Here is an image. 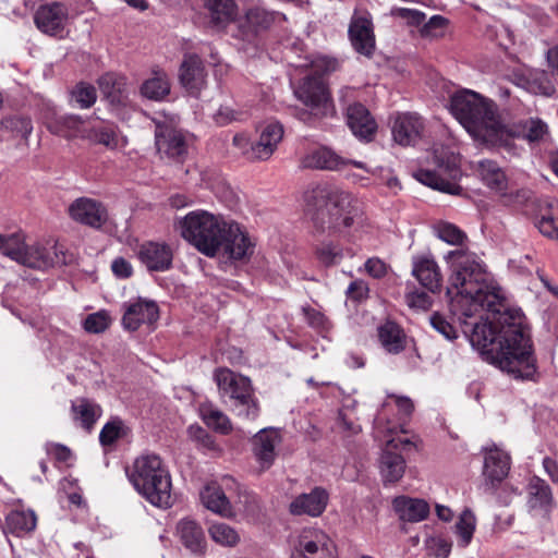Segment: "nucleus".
I'll list each match as a JSON object with an SVG mask.
<instances>
[{
  "instance_id": "f257e3e1",
  "label": "nucleus",
  "mask_w": 558,
  "mask_h": 558,
  "mask_svg": "<svg viewBox=\"0 0 558 558\" xmlns=\"http://www.w3.org/2000/svg\"><path fill=\"white\" fill-rule=\"evenodd\" d=\"M445 260L450 269L447 295L451 312L460 318L486 312L473 325L472 347L483 360L514 378H531L536 371L535 357L523 313L507 305L500 287L487 279L485 266L476 254L449 251Z\"/></svg>"
},
{
  "instance_id": "f03ea898",
  "label": "nucleus",
  "mask_w": 558,
  "mask_h": 558,
  "mask_svg": "<svg viewBox=\"0 0 558 558\" xmlns=\"http://www.w3.org/2000/svg\"><path fill=\"white\" fill-rule=\"evenodd\" d=\"M305 211L322 228L343 231L363 220L362 203L352 194L329 185H316L304 193Z\"/></svg>"
},
{
  "instance_id": "7ed1b4c3",
  "label": "nucleus",
  "mask_w": 558,
  "mask_h": 558,
  "mask_svg": "<svg viewBox=\"0 0 558 558\" xmlns=\"http://www.w3.org/2000/svg\"><path fill=\"white\" fill-rule=\"evenodd\" d=\"M448 109L474 140H494L507 133L505 114L496 102L471 89H460L450 96Z\"/></svg>"
},
{
  "instance_id": "20e7f679",
  "label": "nucleus",
  "mask_w": 558,
  "mask_h": 558,
  "mask_svg": "<svg viewBox=\"0 0 558 558\" xmlns=\"http://www.w3.org/2000/svg\"><path fill=\"white\" fill-rule=\"evenodd\" d=\"M130 481L151 505L170 508L173 504L171 476L159 456L149 453L135 459Z\"/></svg>"
},
{
  "instance_id": "39448f33",
  "label": "nucleus",
  "mask_w": 558,
  "mask_h": 558,
  "mask_svg": "<svg viewBox=\"0 0 558 558\" xmlns=\"http://www.w3.org/2000/svg\"><path fill=\"white\" fill-rule=\"evenodd\" d=\"M435 170L420 169L414 177L421 183L444 193L460 195L462 187L458 181L462 178L461 157L451 145L438 142L433 148Z\"/></svg>"
},
{
  "instance_id": "423d86ee",
  "label": "nucleus",
  "mask_w": 558,
  "mask_h": 558,
  "mask_svg": "<svg viewBox=\"0 0 558 558\" xmlns=\"http://www.w3.org/2000/svg\"><path fill=\"white\" fill-rule=\"evenodd\" d=\"M221 398H228L234 414L245 421H255L260 407L250 378L229 368H218L214 374Z\"/></svg>"
},
{
  "instance_id": "0eeeda50",
  "label": "nucleus",
  "mask_w": 558,
  "mask_h": 558,
  "mask_svg": "<svg viewBox=\"0 0 558 558\" xmlns=\"http://www.w3.org/2000/svg\"><path fill=\"white\" fill-rule=\"evenodd\" d=\"M226 222L221 216L206 210H194L180 221V233L202 254L215 257L217 256L218 240Z\"/></svg>"
},
{
  "instance_id": "6e6552de",
  "label": "nucleus",
  "mask_w": 558,
  "mask_h": 558,
  "mask_svg": "<svg viewBox=\"0 0 558 558\" xmlns=\"http://www.w3.org/2000/svg\"><path fill=\"white\" fill-rule=\"evenodd\" d=\"M387 432L395 436L386 440L379 461V471L385 485L395 484L403 477L407 464L401 452H409L415 448V442L404 436L403 429L397 433L395 427H387Z\"/></svg>"
},
{
  "instance_id": "1a4fd4ad",
  "label": "nucleus",
  "mask_w": 558,
  "mask_h": 558,
  "mask_svg": "<svg viewBox=\"0 0 558 558\" xmlns=\"http://www.w3.org/2000/svg\"><path fill=\"white\" fill-rule=\"evenodd\" d=\"M290 558H338V551L325 531L304 527L292 541Z\"/></svg>"
},
{
  "instance_id": "9d476101",
  "label": "nucleus",
  "mask_w": 558,
  "mask_h": 558,
  "mask_svg": "<svg viewBox=\"0 0 558 558\" xmlns=\"http://www.w3.org/2000/svg\"><path fill=\"white\" fill-rule=\"evenodd\" d=\"M217 255L231 260H243L254 252V243L247 232L233 221H227L218 240Z\"/></svg>"
},
{
  "instance_id": "9b49d317",
  "label": "nucleus",
  "mask_w": 558,
  "mask_h": 558,
  "mask_svg": "<svg viewBox=\"0 0 558 558\" xmlns=\"http://www.w3.org/2000/svg\"><path fill=\"white\" fill-rule=\"evenodd\" d=\"M347 165H352L364 170L367 174L375 175L376 169H371L366 163L357 160L345 159L327 146H319L300 159V168L302 169H319L338 171Z\"/></svg>"
},
{
  "instance_id": "f8f14e48",
  "label": "nucleus",
  "mask_w": 558,
  "mask_h": 558,
  "mask_svg": "<svg viewBox=\"0 0 558 558\" xmlns=\"http://www.w3.org/2000/svg\"><path fill=\"white\" fill-rule=\"evenodd\" d=\"M294 95L305 106L318 113L327 114L332 110L329 89L323 78L307 75L294 89Z\"/></svg>"
},
{
  "instance_id": "ddd939ff",
  "label": "nucleus",
  "mask_w": 558,
  "mask_h": 558,
  "mask_svg": "<svg viewBox=\"0 0 558 558\" xmlns=\"http://www.w3.org/2000/svg\"><path fill=\"white\" fill-rule=\"evenodd\" d=\"M349 38L356 52L371 58L375 51L376 40L372 17L368 13H354L349 25Z\"/></svg>"
},
{
  "instance_id": "4468645a",
  "label": "nucleus",
  "mask_w": 558,
  "mask_h": 558,
  "mask_svg": "<svg viewBox=\"0 0 558 558\" xmlns=\"http://www.w3.org/2000/svg\"><path fill=\"white\" fill-rule=\"evenodd\" d=\"M281 442L279 429L268 427L260 429L252 439V451L259 471L268 470L277 456L276 449Z\"/></svg>"
},
{
  "instance_id": "2eb2a0df",
  "label": "nucleus",
  "mask_w": 558,
  "mask_h": 558,
  "mask_svg": "<svg viewBox=\"0 0 558 558\" xmlns=\"http://www.w3.org/2000/svg\"><path fill=\"white\" fill-rule=\"evenodd\" d=\"M71 219L92 228H100L108 219L105 206L89 197H78L68 208Z\"/></svg>"
},
{
  "instance_id": "dca6fc26",
  "label": "nucleus",
  "mask_w": 558,
  "mask_h": 558,
  "mask_svg": "<svg viewBox=\"0 0 558 558\" xmlns=\"http://www.w3.org/2000/svg\"><path fill=\"white\" fill-rule=\"evenodd\" d=\"M35 24L39 31L49 36H62L68 20L66 8L61 3H50L38 8Z\"/></svg>"
},
{
  "instance_id": "f3484780",
  "label": "nucleus",
  "mask_w": 558,
  "mask_h": 558,
  "mask_svg": "<svg viewBox=\"0 0 558 558\" xmlns=\"http://www.w3.org/2000/svg\"><path fill=\"white\" fill-rule=\"evenodd\" d=\"M526 505L530 511L539 513L544 517L549 515L554 510L555 500L553 490L545 480L538 476H533L529 481L526 486Z\"/></svg>"
},
{
  "instance_id": "a211bd4d",
  "label": "nucleus",
  "mask_w": 558,
  "mask_h": 558,
  "mask_svg": "<svg viewBox=\"0 0 558 558\" xmlns=\"http://www.w3.org/2000/svg\"><path fill=\"white\" fill-rule=\"evenodd\" d=\"M329 500L326 489L315 487L310 493L300 494L289 505L293 515H308L317 518L323 514Z\"/></svg>"
},
{
  "instance_id": "6ab92c4d",
  "label": "nucleus",
  "mask_w": 558,
  "mask_h": 558,
  "mask_svg": "<svg viewBox=\"0 0 558 558\" xmlns=\"http://www.w3.org/2000/svg\"><path fill=\"white\" fill-rule=\"evenodd\" d=\"M505 126L507 133L496 134L494 140H508L518 136H523L524 140H544L550 135L547 123L539 118H529L510 123L505 116Z\"/></svg>"
},
{
  "instance_id": "aec40b11",
  "label": "nucleus",
  "mask_w": 558,
  "mask_h": 558,
  "mask_svg": "<svg viewBox=\"0 0 558 558\" xmlns=\"http://www.w3.org/2000/svg\"><path fill=\"white\" fill-rule=\"evenodd\" d=\"M225 144L228 154L245 161L267 160L277 149V142H225Z\"/></svg>"
},
{
  "instance_id": "412c9836",
  "label": "nucleus",
  "mask_w": 558,
  "mask_h": 558,
  "mask_svg": "<svg viewBox=\"0 0 558 558\" xmlns=\"http://www.w3.org/2000/svg\"><path fill=\"white\" fill-rule=\"evenodd\" d=\"M141 262L150 271H166L171 268L173 251L166 243L146 242L138 251Z\"/></svg>"
},
{
  "instance_id": "4be33fe9",
  "label": "nucleus",
  "mask_w": 558,
  "mask_h": 558,
  "mask_svg": "<svg viewBox=\"0 0 558 558\" xmlns=\"http://www.w3.org/2000/svg\"><path fill=\"white\" fill-rule=\"evenodd\" d=\"M158 317L159 311L155 302L138 300L126 306L122 324L125 329L134 331L142 325H153Z\"/></svg>"
},
{
  "instance_id": "5701e85b",
  "label": "nucleus",
  "mask_w": 558,
  "mask_h": 558,
  "mask_svg": "<svg viewBox=\"0 0 558 558\" xmlns=\"http://www.w3.org/2000/svg\"><path fill=\"white\" fill-rule=\"evenodd\" d=\"M345 116L348 126L354 136L366 140L375 135L377 122L364 105L360 102L349 105Z\"/></svg>"
},
{
  "instance_id": "b1692460",
  "label": "nucleus",
  "mask_w": 558,
  "mask_h": 558,
  "mask_svg": "<svg viewBox=\"0 0 558 558\" xmlns=\"http://www.w3.org/2000/svg\"><path fill=\"white\" fill-rule=\"evenodd\" d=\"M177 535L192 554L197 556L205 554L207 548L205 532L197 521L190 518L181 519L177 524Z\"/></svg>"
},
{
  "instance_id": "393cba45",
  "label": "nucleus",
  "mask_w": 558,
  "mask_h": 558,
  "mask_svg": "<svg viewBox=\"0 0 558 558\" xmlns=\"http://www.w3.org/2000/svg\"><path fill=\"white\" fill-rule=\"evenodd\" d=\"M180 82L192 95H197L206 83L202 60L196 54H186L180 68Z\"/></svg>"
},
{
  "instance_id": "a878e982",
  "label": "nucleus",
  "mask_w": 558,
  "mask_h": 558,
  "mask_svg": "<svg viewBox=\"0 0 558 558\" xmlns=\"http://www.w3.org/2000/svg\"><path fill=\"white\" fill-rule=\"evenodd\" d=\"M413 275L430 292H436L441 287L442 276L440 269L430 255H422L414 258Z\"/></svg>"
},
{
  "instance_id": "bb28decb",
  "label": "nucleus",
  "mask_w": 558,
  "mask_h": 558,
  "mask_svg": "<svg viewBox=\"0 0 558 558\" xmlns=\"http://www.w3.org/2000/svg\"><path fill=\"white\" fill-rule=\"evenodd\" d=\"M57 253L52 252V247H47L43 243L35 242L33 244H25L19 264L44 270L52 267L56 264Z\"/></svg>"
},
{
  "instance_id": "cd10ccee",
  "label": "nucleus",
  "mask_w": 558,
  "mask_h": 558,
  "mask_svg": "<svg viewBox=\"0 0 558 558\" xmlns=\"http://www.w3.org/2000/svg\"><path fill=\"white\" fill-rule=\"evenodd\" d=\"M203 505L223 518L234 517L233 506L225 490L215 482L207 484L201 493Z\"/></svg>"
},
{
  "instance_id": "c85d7f7f",
  "label": "nucleus",
  "mask_w": 558,
  "mask_h": 558,
  "mask_svg": "<svg viewBox=\"0 0 558 558\" xmlns=\"http://www.w3.org/2000/svg\"><path fill=\"white\" fill-rule=\"evenodd\" d=\"M102 96L112 105H124L129 98L126 78L116 73H106L98 78Z\"/></svg>"
},
{
  "instance_id": "c756f323",
  "label": "nucleus",
  "mask_w": 558,
  "mask_h": 558,
  "mask_svg": "<svg viewBox=\"0 0 558 558\" xmlns=\"http://www.w3.org/2000/svg\"><path fill=\"white\" fill-rule=\"evenodd\" d=\"M392 506L399 519L404 522L423 521L429 513L428 504L418 498L400 496L393 499Z\"/></svg>"
},
{
  "instance_id": "7c9ffc66",
  "label": "nucleus",
  "mask_w": 558,
  "mask_h": 558,
  "mask_svg": "<svg viewBox=\"0 0 558 558\" xmlns=\"http://www.w3.org/2000/svg\"><path fill=\"white\" fill-rule=\"evenodd\" d=\"M424 121L415 113H398L392 122L393 140H416L424 136Z\"/></svg>"
},
{
  "instance_id": "2f4dec72",
  "label": "nucleus",
  "mask_w": 558,
  "mask_h": 558,
  "mask_svg": "<svg viewBox=\"0 0 558 558\" xmlns=\"http://www.w3.org/2000/svg\"><path fill=\"white\" fill-rule=\"evenodd\" d=\"M475 171L481 181L492 191L504 194L508 189V179L505 171L496 161L489 159L480 160Z\"/></svg>"
},
{
  "instance_id": "473e14b6",
  "label": "nucleus",
  "mask_w": 558,
  "mask_h": 558,
  "mask_svg": "<svg viewBox=\"0 0 558 558\" xmlns=\"http://www.w3.org/2000/svg\"><path fill=\"white\" fill-rule=\"evenodd\" d=\"M510 457L507 452L492 447L486 449L484 458V475L492 482H501L509 472Z\"/></svg>"
},
{
  "instance_id": "72a5a7b5",
  "label": "nucleus",
  "mask_w": 558,
  "mask_h": 558,
  "mask_svg": "<svg viewBox=\"0 0 558 558\" xmlns=\"http://www.w3.org/2000/svg\"><path fill=\"white\" fill-rule=\"evenodd\" d=\"M72 417L87 432H90L102 414V409L96 402L81 398L71 404Z\"/></svg>"
},
{
  "instance_id": "f704fd0d",
  "label": "nucleus",
  "mask_w": 558,
  "mask_h": 558,
  "mask_svg": "<svg viewBox=\"0 0 558 558\" xmlns=\"http://www.w3.org/2000/svg\"><path fill=\"white\" fill-rule=\"evenodd\" d=\"M204 7L209 12L210 23L217 27H226L238 16V4L234 0H206Z\"/></svg>"
},
{
  "instance_id": "c9c22d12",
  "label": "nucleus",
  "mask_w": 558,
  "mask_h": 558,
  "mask_svg": "<svg viewBox=\"0 0 558 558\" xmlns=\"http://www.w3.org/2000/svg\"><path fill=\"white\" fill-rule=\"evenodd\" d=\"M37 524V517L31 509L16 508L5 518V529L16 536H23L33 532Z\"/></svg>"
},
{
  "instance_id": "e433bc0d",
  "label": "nucleus",
  "mask_w": 558,
  "mask_h": 558,
  "mask_svg": "<svg viewBox=\"0 0 558 558\" xmlns=\"http://www.w3.org/2000/svg\"><path fill=\"white\" fill-rule=\"evenodd\" d=\"M378 337L381 345L389 353L396 354L404 349V335L392 322H387L378 328Z\"/></svg>"
},
{
  "instance_id": "4c0bfd02",
  "label": "nucleus",
  "mask_w": 558,
  "mask_h": 558,
  "mask_svg": "<svg viewBox=\"0 0 558 558\" xmlns=\"http://www.w3.org/2000/svg\"><path fill=\"white\" fill-rule=\"evenodd\" d=\"M170 93L168 76L162 71L154 72V76L146 80L141 87V94L151 100H161Z\"/></svg>"
},
{
  "instance_id": "58836bf2",
  "label": "nucleus",
  "mask_w": 558,
  "mask_h": 558,
  "mask_svg": "<svg viewBox=\"0 0 558 558\" xmlns=\"http://www.w3.org/2000/svg\"><path fill=\"white\" fill-rule=\"evenodd\" d=\"M434 230L436 235L441 241L450 245L459 246L454 251L464 250L475 254L474 252H471L470 250L464 247L465 243L469 241L468 235L456 225L446 221H440L435 225Z\"/></svg>"
},
{
  "instance_id": "ea45409f",
  "label": "nucleus",
  "mask_w": 558,
  "mask_h": 558,
  "mask_svg": "<svg viewBox=\"0 0 558 558\" xmlns=\"http://www.w3.org/2000/svg\"><path fill=\"white\" fill-rule=\"evenodd\" d=\"M208 534L213 542L222 547H235L241 536L239 532L225 522H214L208 527Z\"/></svg>"
},
{
  "instance_id": "a19ab883",
  "label": "nucleus",
  "mask_w": 558,
  "mask_h": 558,
  "mask_svg": "<svg viewBox=\"0 0 558 558\" xmlns=\"http://www.w3.org/2000/svg\"><path fill=\"white\" fill-rule=\"evenodd\" d=\"M391 402H393L395 405L397 407L400 417H408L414 411V403L409 397L399 395H388L387 400L383 404L381 411L375 418L376 428L379 429L381 424L386 420L385 412L391 405Z\"/></svg>"
},
{
  "instance_id": "79ce46f5",
  "label": "nucleus",
  "mask_w": 558,
  "mask_h": 558,
  "mask_svg": "<svg viewBox=\"0 0 558 558\" xmlns=\"http://www.w3.org/2000/svg\"><path fill=\"white\" fill-rule=\"evenodd\" d=\"M202 416L205 424L220 434H229L232 430V424L229 417L218 409L211 407L202 409Z\"/></svg>"
},
{
  "instance_id": "37998d69",
  "label": "nucleus",
  "mask_w": 558,
  "mask_h": 558,
  "mask_svg": "<svg viewBox=\"0 0 558 558\" xmlns=\"http://www.w3.org/2000/svg\"><path fill=\"white\" fill-rule=\"evenodd\" d=\"M25 244V236L22 233L0 234V253L17 263Z\"/></svg>"
},
{
  "instance_id": "c03bdc74",
  "label": "nucleus",
  "mask_w": 558,
  "mask_h": 558,
  "mask_svg": "<svg viewBox=\"0 0 558 558\" xmlns=\"http://www.w3.org/2000/svg\"><path fill=\"white\" fill-rule=\"evenodd\" d=\"M71 100L81 109H88L97 100L96 88L92 84L80 82L71 90Z\"/></svg>"
},
{
  "instance_id": "a18cd8bd",
  "label": "nucleus",
  "mask_w": 558,
  "mask_h": 558,
  "mask_svg": "<svg viewBox=\"0 0 558 558\" xmlns=\"http://www.w3.org/2000/svg\"><path fill=\"white\" fill-rule=\"evenodd\" d=\"M476 520L474 514L470 510H464L458 522L456 523V534L459 537V544L462 547H466L473 537L475 531Z\"/></svg>"
},
{
  "instance_id": "49530a36",
  "label": "nucleus",
  "mask_w": 558,
  "mask_h": 558,
  "mask_svg": "<svg viewBox=\"0 0 558 558\" xmlns=\"http://www.w3.org/2000/svg\"><path fill=\"white\" fill-rule=\"evenodd\" d=\"M317 259L325 266L339 264L344 257V251L339 244L323 242L316 250Z\"/></svg>"
},
{
  "instance_id": "de8ad7c7",
  "label": "nucleus",
  "mask_w": 558,
  "mask_h": 558,
  "mask_svg": "<svg viewBox=\"0 0 558 558\" xmlns=\"http://www.w3.org/2000/svg\"><path fill=\"white\" fill-rule=\"evenodd\" d=\"M449 21L441 15H433L420 29V35L426 39L442 38L448 29Z\"/></svg>"
},
{
  "instance_id": "09e8293b",
  "label": "nucleus",
  "mask_w": 558,
  "mask_h": 558,
  "mask_svg": "<svg viewBox=\"0 0 558 558\" xmlns=\"http://www.w3.org/2000/svg\"><path fill=\"white\" fill-rule=\"evenodd\" d=\"M155 137L156 140H184L185 135L173 118H165L156 122Z\"/></svg>"
},
{
  "instance_id": "8fccbe9b",
  "label": "nucleus",
  "mask_w": 558,
  "mask_h": 558,
  "mask_svg": "<svg viewBox=\"0 0 558 558\" xmlns=\"http://www.w3.org/2000/svg\"><path fill=\"white\" fill-rule=\"evenodd\" d=\"M5 130L12 133V136L27 138L33 130L32 122L24 117H10L2 121Z\"/></svg>"
},
{
  "instance_id": "3c124183",
  "label": "nucleus",
  "mask_w": 558,
  "mask_h": 558,
  "mask_svg": "<svg viewBox=\"0 0 558 558\" xmlns=\"http://www.w3.org/2000/svg\"><path fill=\"white\" fill-rule=\"evenodd\" d=\"M123 436V422L116 417L107 422L99 433V441L102 446H110Z\"/></svg>"
},
{
  "instance_id": "603ef678",
  "label": "nucleus",
  "mask_w": 558,
  "mask_h": 558,
  "mask_svg": "<svg viewBox=\"0 0 558 558\" xmlns=\"http://www.w3.org/2000/svg\"><path fill=\"white\" fill-rule=\"evenodd\" d=\"M256 132L260 140H282L286 134L282 123L274 118L262 121L256 126Z\"/></svg>"
},
{
  "instance_id": "864d4df0",
  "label": "nucleus",
  "mask_w": 558,
  "mask_h": 558,
  "mask_svg": "<svg viewBox=\"0 0 558 558\" xmlns=\"http://www.w3.org/2000/svg\"><path fill=\"white\" fill-rule=\"evenodd\" d=\"M313 76L320 77L331 74L340 69V62L336 58L317 56L311 63Z\"/></svg>"
},
{
  "instance_id": "5fc2aeb1",
  "label": "nucleus",
  "mask_w": 558,
  "mask_h": 558,
  "mask_svg": "<svg viewBox=\"0 0 558 558\" xmlns=\"http://www.w3.org/2000/svg\"><path fill=\"white\" fill-rule=\"evenodd\" d=\"M111 324V318L106 311L89 314L84 320V329L92 333L104 332Z\"/></svg>"
},
{
  "instance_id": "6e6d98bb",
  "label": "nucleus",
  "mask_w": 558,
  "mask_h": 558,
  "mask_svg": "<svg viewBox=\"0 0 558 558\" xmlns=\"http://www.w3.org/2000/svg\"><path fill=\"white\" fill-rule=\"evenodd\" d=\"M245 19L247 23L255 28H266L270 25L274 20L272 13L267 10L254 7L246 11Z\"/></svg>"
},
{
  "instance_id": "4d7b16f0",
  "label": "nucleus",
  "mask_w": 558,
  "mask_h": 558,
  "mask_svg": "<svg viewBox=\"0 0 558 558\" xmlns=\"http://www.w3.org/2000/svg\"><path fill=\"white\" fill-rule=\"evenodd\" d=\"M156 149L162 156L180 160L187 150L186 142H156Z\"/></svg>"
},
{
  "instance_id": "13d9d810",
  "label": "nucleus",
  "mask_w": 558,
  "mask_h": 558,
  "mask_svg": "<svg viewBox=\"0 0 558 558\" xmlns=\"http://www.w3.org/2000/svg\"><path fill=\"white\" fill-rule=\"evenodd\" d=\"M537 228L545 236L558 239V210L543 215L537 222Z\"/></svg>"
},
{
  "instance_id": "bf43d9fd",
  "label": "nucleus",
  "mask_w": 558,
  "mask_h": 558,
  "mask_svg": "<svg viewBox=\"0 0 558 558\" xmlns=\"http://www.w3.org/2000/svg\"><path fill=\"white\" fill-rule=\"evenodd\" d=\"M430 325L446 339L451 340L457 337L456 328L439 313H434L430 316Z\"/></svg>"
},
{
  "instance_id": "052dcab7",
  "label": "nucleus",
  "mask_w": 558,
  "mask_h": 558,
  "mask_svg": "<svg viewBox=\"0 0 558 558\" xmlns=\"http://www.w3.org/2000/svg\"><path fill=\"white\" fill-rule=\"evenodd\" d=\"M405 302L413 310L426 311L432 305L430 296L423 291H412L405 294Z\"/></svg>"
},
{
  "instance_id": "680f3d73",
  "label": "nucleus",
  "mask_w": 558,
  "mask_h": 558,
  "mask_svg": "<svg viewBox=\"0 0 558 558\" xmlns=\"http://www.w3.org/2000/svg\"><path fill=\"white\" fill-rule=\"evenodd\" d=\"M338 426L341 430L348 433L349 435H355L361 432V425L356 422L352 414L348 413L347 411H341L339 413Z\"/></svg>"
},
{
  "instance_id": "e2e57ef3",
  "label": "nucleus",
  "mask_w": 558,
  "mask_h": 558,
  "mask_svg": "<svg viewBox=\"0 0 558 558\" xmlns=\"http://www.w3.org/2000/svg\"><path fill=\"white\" fill-rule=\"evenodd\" d=\"M391 14L405 19L413 24H421L425 17L424 13L408 8H393Z\"/></svg>"
},
{
  "instance_id": "0e129e2a",
  "label": "nucleus",
  "mask_w": 558,
  "mask_h": 558,
  "mask_svg": "<svg viewBox=\"0 0 558 558\" xmlns=\"http://www.w3.org/2000/svg\"><path fill=\"white\" fill-rule=\"evenodd\" d=\"M365 270L374 278H381L387 272V266L381 259L372 257L366 260Z\"/></svg>"
},
{
  "instance_id": "69168bd1",
  "label": "nucleus",
  "mask_w": 558,
  "mask_h": 558,
  "mask_svg": "<svg viewBox=\"0 0 558 558\" xmlns=\"http://www.w3.org/2000/svg\"><path fill=\"white\" fill-rule=\"evenodd\" d=\"M46 451L49 456L60 462H66L72 456L71 450L60 444H48L46 446Z\"/></svg>"
},
{
  "instance_id": "338daca9",
  "label": "nucleus",
  "mask_w": 558,
  "mask_h": 558,
  "mask_svg": "<svg viewBox=\"0 0 558 558\" xmlns=\"http://www.w3.org/2000/svg\"><path fill=\"white\" fill-rule=\"evenodd\" d=\"M368 287L362 280H355L350 283L347 290V294L352 300L361 301L367 296Z\"/></svg>"
},
{
  "instance_id": "774afa93",
  "label": "nucleus",
  "mask_w": 558,
  "mask_h": 558,
  "mask_svg": "<svg viewBox=\"0 0 558 558\" xmlns=\"http://www.w3.org/2000/svg\"><path fill=\"white\" fill-rule=\"evenodd\" d=\"M430 548L436 557L447 558L451 551V544L445 538L437 537L430 541Z\"/></svg>"
}]
</instances>
